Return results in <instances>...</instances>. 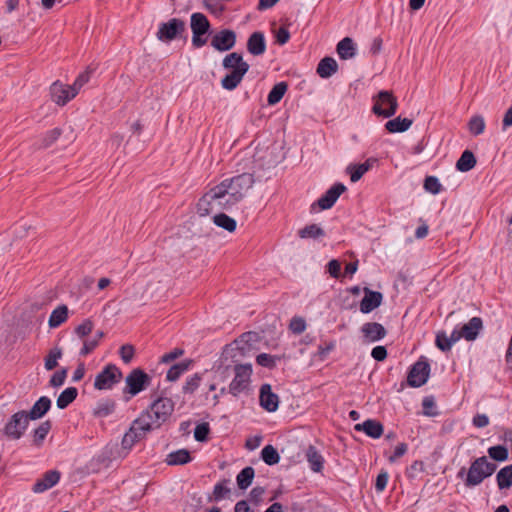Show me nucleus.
I'll list each match as a JSON object with an SVG mask.
<instances>
[{
    "label": "nucleus",
    "instance_id": "f257e3e1",
    "mask_svg": "<svg viewBox=\"0 0 512 512\" xmlns=\"http://www.w3.org/2000/svg\"><path fill=\"white\" fill-rule=\"evenodd\" d=\"M255 183L254 175L242 173L222 180L213 187L218 198L219 210H230L247 195Z\"/></svg>",
    "mask_w": 512,
    "mask_h": 512
},
{
    "label": "nucleus",
    "instance_id": "f03ea898",
    "mask_svg": "<svg viewBox=\"0 0 512 512\" xmlns=\"http://www.w3.org/2000/svg\"><path fill=\"white\" fill-rule=\"evenodd\" d=\"M496 468L495 463L490 462L486 456H481L471 463L468 471L464 467L461 468L457 476L462 478L466 475L464 484L466 487L471 488L480 485L495 472Z\"/></svg>",
    "mask_w": 512,
    "mask_h": 512
},
{
    "label": "nucleus",
    "instance_id": "7ed1b4c3",
    "mask_svg": "<svg viewBox=\"0 0 512 512\" xmlns=\"http://www.w3.org/2000/svg\"><path fill=\"white\" fill-rule=\"evenodd\" d=\"M174 402L167 397H158L139 416H147L146 422L151 425V430L161 427L174 411Z\"/></svg>",
    "mask_w": 512,
    "mask_h": 512
},
{
    "label": "nucleus",
    "instance_id": "20e7f679",
    "mask_svg": "<svg viewBox=\"0 0 512 512\" xmlns=\"http://www.w3.org/2000/svg\"><path fill=\"white\" fill-rule=\"evenodd\" d=\"M146 419L147 416H139L136 418L132 422L129 430L124 434L121 441V447L125 452V455L128 454L137 442L145 438L148 432L152 431L151 425L146 422Z\"/></svg>",
    "mask_w": 512,
    "mask_h": 512
},
{
    "label": "nucleus",
    "instance_id": "39448f33",
    "mask_svg": "<svg viewBox=\"0 0 512 512\" xmlns=\"http://www.w3.org/2000/svg\"><path fill=\"white\" fill-rule=\"evenodd\" d=\"M186 32V23L180 18H171L159 24L156 38L163 43L181 39Z\"/></svg>",
    "mask_w": 512,
    "mask_h": 512
},
{
    "label": "nucleus",
    "instance_id": "423d86ee",
    "mask_svg": "<svg viewBox=\"0 0 512 512\" xmlns=\"http://www.w3.org/2000/svg\"><path fill=\"white\" fill-rule=\"evenodd\" d=\"M151 382V376H149L141 368H135L126 376V386L123 392L124 394H129L130 396H136L137 394L148 388Z\"/></svg>",
    "mask_w": 512,
    "mask_h": 512
},
{
    "label": "nucleus",
    "instance_id": "0eeeda50",
    "mask_svg": "<svg viewBox=\"0 0 512 512\" xmlns=\"http://www.w3.org/2000/svg\"><path fill=\"white\" fill-rule=\"evenodd\" d=\"M122 379L121 370L114 364L106 365L95 377L94 388L97 390L112 389Z\"/></svg>",
    "mask_w": 512,
    "mask_h": 512
},
{
    "label": "nucleus",
    "instance_id": "6e6552de",
    "mask_svg": "<svg viewBox=\"0 0 512 512\" xmlns=\"http://www.w3.org/2000/svg\"><path fill=\"white\" fill-rule=\"evenodd\" d=\"M235 376L229 385V393L238 396L250 383L252 365L250 363L237 364L234 367Z\"/></svg>",
    "mask_w": 512,
    "mask_h": 512
},
{
    "label": "nucleus",
    "instance_id": "1a4fd4ad",
    "mask_svg": "<svg viewBox=\"0 0 512 512\" xmlns=\"http://www.w3.org/2000/svg\"><path fill=\"white\" fill-rule=\"evenodd\" d=\"M29 420L26 417V411L21 410L14 413L3 429V434L12 440L20 439L26 431Z\"/></svg>",
    "mask_w": 512,
    "mask_h": 512
},
{
    "label": "nucleus",
    "instance_id": "9d476101",
    "mask_svg": "<svg viewBox=\"0 0 512 512\" xmlns=\"http://www.w3.org/2000/svg\"><path fill=\"white\" fill-rule=\"evenodd\" d=\"M430 376V364L425 357H420L417 362H415L407 377V382L411 387H421L428 381Z\"/></svg>",
    "mask_w": 512,
    "mask_h": 512
},
{
    "label": "nucleus",
    "instance_id": "9b49d317",
    "mask_svg": "<svg viewBox=\"0 0 512 512\" xmlns=\"http://www.w3.org/2000/svg\"><path fill=\"white\" fill-rule=\"evenodd\" d=\"M236 40L237 35L235 31L231 29H222L213 35L211 39V46L219 52H225L235 46Z\"/></svg>",
    "mask_w": 512,
    "mask_h": 512
},
{
    "label": "nucleus",
    "instance_id": "f8f14e48",
    "mask_svg": "<svg viewBox=\"0 0 512 512\" xmlns=\"http://www.w3.org/2000/svg\"><path fill=\"white\" fill-rule=\"evenodd\" d=\"M50 94L56 104L64 106L77 95V92L71 85H64L60 81H55L50 86Z\"/></svg>",
    "mask_w": 512,
    "mask_h": 512
},
{
    "label": "nucleus",
    "instance_id": "ddd939ff",
    "mask_svg": "<svg viewBox=\"0 0 512 512\" xmlns=\"http://www.w3.org/2000/svg\"><path fill=\"white\" fill-rule=\"evenodd\" d=\"M346 186L340 182L333 184L316 202V204L322 209H330L340 195L346 191ZM315 203L313 204V206Z\"/></svg>",
    "mask_w": 512,
    "mask_h": 512
},
{
    "label": "nucleus",
    "instance_id": "4468645a",
    "mask_svg": "<svg viewBox=\"0 0 512 512\" xmlns=\"http://www.w3.org/2000/svg\"><path fill=\"white\" fill-rule=\"evenodd\" d=\"M61 473L58 470H48L33 485L34 493H43L54 487L60 480Z\"/></svg>",
    "mask_w": 512,
    "mask_h": 512
},
{
    "label": "nucleus",
    "instance_id": "2eb2a0df",
    "mask_svg": "<svg viewBox=\"0 0 512 512\" xmlns=\"http://www.w3.org/2000/svg\"><path fill=\"white\" fill-rule=\"evenodd\" d=\"M364 297L360 301L359 309L362 313L367 314L379 307L383 300L381 292L372 291L367 287L363 288Z\"/></svg>",
    "mask_w": 512,
    "mask_h": 512
},
{
    "label": "nucleus",
    "instance_id": "dca6fc26",
    "mask_svg": "<svg viewBox=\"0 0 512 512\" xmlns=\"http://www.w3.org/2000/svg\"><path fill=\"white\" fill-rule=\"evenodd\" d=\"M260 405L268 412H275L279 406V397L272 392L270 384H263L260 387Z\"/></svg>",
    "mask_w": 512,
    "mask_h": 512
},
{
    "label": "nucleus",
    "instance_id": "f3484780",
    "mask_svg": "<svg viewBox=\"0 0 512 512\" xmlns=\"http://www.w3.org/2000/svg\"><path fill=\"white\" fill-rule=\"evenodd\" d=\"M122 451L117 442H110L102 449L96 461L108 467L112 461L126 456L125 453L122 455Z\"/></svg>",
    "mask_w": 512,
    "mask_h": 512
},
{
    "label": "nucleus",
    "instance_id": "a211bd4d",
    "mask_svg": "<svg viewBox=\"0 0 512 512\" xmlns=\"http://www.w3.org/2000/svg\"><path fill=\"white\" fill-rule=\"evenodd\" d=\"M196 209L200 216H207L214 209H218V198L213 187L198 200Z\"/></svg>",
    "mask_w": 512,
    "mask_h": 512
},
{
    "label": "nucleus",
    "instance_id": "6ab92c4d",
    "mask_svg": "<svg viewBox=\"0 0 512 512\" xmlns=\"http://www.w3.org/2000/svg\"><path fill=\"white\" fill-rule=\"evenodd\" d=\"M247 51L253 56L263 55L266 51L265 35L261 31L253 32L247 40Z\"/></svg>",
    "mask_w": 512,
    "mask_h": 512
},
{
    "label": "nucleus",
    "instance_id": "aec40b11",
    "mask_svg": "<svg viewBox=\"0 0 512 512\" xmlns=\"http://www.w3.org/2000/svg\"><path fill=\"white\" fill-rule=\"evenodd\" d=\"M51 399L47 396H41L27 412L26 417L28 420L41 419L51 408Z\"/></svg>",
    "mask_w": 512,
    "mask_h": 512
},
{
    "label": "nucleus",
    "instance_id": "412c9836",
    "mask_svg": "<svg viewBox=\"0 0 512 512\" xmlns=\"http://www.w3.org/2000/svg\"><path fill=\"white\" fill-rule=\"evenodd\" d=\"M483 329V320L480 317H472L466 324L461 327L464 339L466 341H474L477 339Z\"/></svg>",
    "mask_w": 512,
    "mask_h": 512
},
{
    "label": "nucleus",
    "instance_id": "4be33fe9",
    "mask_svg": "<svg viewBox=\"0 0 512 512\" xmlns=\"http://www.w3.org/2000/svg\"><path fill=\"white\" fill-rule=\"evenodd\" d=\"M222 66L228 70L240 69L243 72H248L249 64L243 60V56L240 53L232 52L226 55L222 61Z\"/></svg>",
    "mask_w": 512,
    "mask_h": 512
},
{
    "label": "nucleus",
    "instance_id": "5701e85b",
    "mask_svg": "<svg viewBox=\"0 0 512 512\" xmlns=\"http://www.w3.org/2000/svg\"><path fill=\"white\" fill-rule=\"evenodd\" d=\"M356 431H363L367 436L377 439L383 434V426L379 421L368 419L354 426Z\"/></svg>",
    "mask_w": 512,
    "mask_h": 512
},
{
    "label": "nucleus",
    "instance_id": "b1692460",
    "mask_svg": "<svg viewBox=\"0 0 512 512\" xmlns=\"http://www.w3.org/2000/svg\"><path fill=\"white\" fill-rule=\"evenodd\" d=\"M361 331L366 342H375L384 337V326L376 322L365 323Z\"/></svg>",
    "mask_w": 512,
    "mask_h": 512
},
{
    "label": "nucleus",
    "instance_id": "393cba45",
    "mask_svg": "<svg viewBox=\"0 0 512 512\" xmlns=\"http://www.w3.org/2000/svg\"><path fill=\"white\" fill-rule=\"evenodd\" d=\"M305 457L309 467L314 472H321L324 466V458L315 446L309 445L305 451Z\"/></svg>",
    "mask_w": 512,
    "mask_h": 512
},
{
    "label": "nucleus",
    "instance_id": "a878e982",
    "mask_svg": "<svg viewBox=\"0 0 512 512\" xmlns=\"http://www.w3.org/2000/svg\"><path fill=\"white\" fill-rule=\"evenodd\" d=\"M337 71L338 64L336 60L328 56L320 60L316 69L317 74L323 79L330 78Z\"/></svg>",
    "mask_w": 512,
    "mask_h": 512
},
{
    "label": "nucleus",
    "instance_id": "bb28decb",
    "mask_svg": "<svg viewBox=\"0 0 512 512\" xmlns=\"http://www.w3.org/2000/svg\"><path fill=\"white\" fill-rule=\"evenodd\" d=\"M413 124L412 118H402L398 116L394 119L386 121V131L389 133H403L407 131Z\"/></svg>",
    "mask_w": 512,
    "mask_h": 512
},
{
    "label": "nucleus",
    "instance_id": "cd10ccee",
    "mask_svg": "<svg viewBox=\"0 0 512 512\" xmlns=\"http://www.w3.org/2000/svg\"><path fill=\"white\" fill-rule=\"evenodd\" d=\"M336 51L342 60H348L356 55V45L352 38L345 37L338 42Z\"/></svg>",
    "mask_w": 512,
    "mask_h": 512
},
{
    "label": "nucleus",
    "instance_id": "c85d7f7f",
    "mask_svg": "<svg viewBox=\"0 0 512 512\" xmlns=\"http://www.w3.org/2000/svg\"><path fill=\"white\" fill-rule=\"evenodd\" d=\"M376 159H368L366 162L359 165H349L346 169L347 173L350 175V180L352 182L359 181L362 176L372 167L373 163L376 162Z\"/></svg>",
    "mask_w": 512,
    "mask_h": 512
},
{
    "label": "nucleus",
    "instance_id": "c756f323",
    "mask_svg": "<svg viewBox=\"0 0 512 512\" xmlns=\"http://www.w3.org/2000/svg\"><path fill=\"white\" fill-rule=\"evenodd\" d=\"M190 27L192 31H203L204 33H210L211 24L208 18L200 12H195L190 17Z\"/></svg>",
    "mask_w": 512,
    "mask_h": 512
},
{
    "label": "nucleus",
    "instance_id": "7c9ffc66",
    "mask_svg": "<svg viewBox=\"0 0 512 512\" xmlns=\"http://www.w3.org/2000/svg\"><path fill=\"white\" fill-rule=\"evenodd\" d=\"M165 461L170 466L185 465L192 461V457L187 449H179L169 453Z\"/></svg>",
    "mask_w": 512,
    "mask_h": 512
},
{
    "label": "nucleus",
    "instance_id": "2f4dec72",
    "mask_svg": "<svg viewBox=\"0 0 512 512\" xmlns=\"http://www.w3.org/2000/svg\"><path fill=\"white\" fill-rule=\"evenodd\" d=\"M193 364L192 359H185L179 363H176L170 367V369L167 371L166 379L168 381H176L180 378V376L188 371L190 367Z\"/></svg>",
    "mask_w": 512,
    "mask_h": 512
},
{
    "label": "nucleus",
    "instance_id": "473e14b6",
    "mask_svg": "<svg viewBox=\"0 0 512 512\" xmlns=\"http://www.w3.org/2000/svg\"><path fill=\"white\" fill-rule=\"evenodd\" d=\"M247 72H243L240 69L231 71V73L226 74L222 80L221 85L224 89L232 91L237 88V86L241 83L243 77Z\"/></svg>",
    "mask_w": 512,
    "mask_h": 512
},
{
    "label": "nucleus",
    "instance_id": "72a5a7b5",
    "mask_svg": "<svg viewBox=\"0 0 512 512\" xmlns=\"http://www.w3.org/2000/svg\"><path fill=\"white\" fill-rule=\"evenodd\" d=\"M68 318V307L60 305L54 309L49 317L48 325L50 328H57Z\"/></svg>",
    "mask_w": 512,
    "mask_h": 512
},
{
    "label": "nucleus",
    "instance_id": "f704fd0d",
    "mask_svg": "<svg viewBox=\"0 0 512 512\" xmlns=\"http://www.w3.org/2000/svg\"><path fill=\"white\" fill-rule=\"evenodd\" d=\"M476 165V158L470 150H465L456 162V168L461 172H468Z\"/></svg>",
    "mask_w": 512,
    "mask_h": 512
},
{
    "label": "nucleus",
    "instance_id": "c9c22d12",
    "mask_svg": "<svg viewBox=\"0 0 512 512\" xmlns=\"http://www.w3.org/2000/svg\"><path fill=\"white\" fill-rule=\"evenodd\" d=\"M78 396L76 387L64 389L57 398L56 404L59 409L67 408Z\"/></svg>",
    "mask_w": 512,
    "mask_h": 512
},
{
    "label": "nucleus",
    "instance_id": "e433bc0d",
    "mask_svg": "<svg viewBox=\"0 0 512 512\" xmlns=\"http://www.w3.org/2000/svg\"><path fill=\"white\" fill-rule=\"evenodd\" d=\"M496 481L500 490L509 489L512 486V464L498 471Z\"/></svg>",
    "mask_w": 512,
    "mask_h": 512
},
{
    "label": "nucleus",
    "instance_id": "4c0bfd02",
    "mask_svg": "<svg viewBox=\"0 0 512 512\" xmlns=\"http://www.w3.org/2000/svg\"><path fill=\"white\" fill-rule=\"evenodd\" d=\"M213 223L216 226H218L228 232H234L237 227L236 220L234 218L228 216L225 213H218V214L214 215Z\"/></svg>",
    "mask_w": 512,
    "mask_h": 512
},
{
    "label": "nucleus",
    "instance_id": "58836bf2",
    "mask_svg": "<svg viewBox=\"0 0 512 512\" xmlns=\"http://www.w3.org/2000/svg\"><path fill=\"white\" fill-rule=\"evenodd\" d=\"M255 476L253 467L247 466L243 468L236 477V482L241 490L247 489L251 484Z\"/></svg>",
    "mask_w": 512,
    "mask_h": 512
},
{
    "label": "nucleus",
    "instance_id": "ea45409f",
    "mask_svg": "<svg viewBox=\"0 0 512 512\" xmlns=\"http://www.w3.org/2000/svg\"><path fill=\"white\" fill-rule=\"evenodd\" d=\"M288 89V85L286 82H279L275 84L272 89L270 90L267 102L269 105H275L280 102V100L283 98L284 94L286 93Z\"/></svg>",
    "mask_w": 512,
    "mask_h": 512
},
{
    "label": "nucleus",
    "instance_id": "a19ab883",
    "mask_svg": "<svg viewBox=\"0 0 512 512\" xmlns=\"http://www.w3.org/2000/svg\"><path fill=\"white\" fill-rule=\"evenodd\" d=\"M298 236L302 239H318L325 236V231L317 224H310L300 229Z\"/></svg>",
    "mask_w": 512,
    "mask_h": 512
},
{
    "label": "nucleus",
    "instance_id": "79ce46f5",
    "mask_svg": "<svg viewBox=\"0 0 512 512\" xmlns=\"http://www.w3.org/2000/svg\"><path fill=\"white\" fill-rule=\"evenodd\" d=\"M52 428V423L50 420H46L42 422L34 431H33V443L35 446L40 447L43 444L46 436Z\"/></svg>",
    "mask_w": 512,
    "mask_h": 512
},
{
    "label": "nucleus",
    "instance_id": "37998d69",
    "mask_svg": "<svg viewBox=\"0 0 512 512\" xmlns=\"http://www.w3.org/2000/svg\"><path fill=\"white\" fill-rule=\"evenodd\" d=\"M261 459L267 465H276L280 461V456L277 449L272 445H266L261 451Z\"/></svg>",
    "mask_w": 512,
    "mask_h": 512
},
{
    "label": "nucleus",
    "instance_id": "c03bdc74",
    "mask_svg": "<svg viewBox=\"0 0 512 512\" xmlns=\"http://www.w3.org/2000/svg\"><path fill=\"white\" fill-rule=\"evenodd\" d=\"M115 402L113 400H102L97 403L94 410V415L97 417H107L115 410Z\"/></svg>",
    "mask_w": 512,
    "mask_h": 512
},
{
    "label": "nucleus",
    "instance_id": "a18cd8bd",
    "mask_svg": "<svg viewBox=\"0 0 512 512\" xmlns=\"http://www.w3.org/2000/svg\"><path fill=\"white\" fill-rule=\"evenodd\" d=\"M96 68L91 65L87 66L85 71L80 73L75 79L74 83L71 85L75 91L78 93L79 90L89 82L91 75L95 72Z\"/></svg>",
    "mask_w": 512,
    "mask_h": 512
},
{
    "label": "nucleus",
    "instance_id": "49530a36",
    "mask_svg": "<svg viewBox=\"0 0 512 512\" xmlns=\"http://www.w3.org/2000/svg\"><path fill=\"white\" fill-rule=\"evenodd\" d=\"M62 349L60 347L52 348L45 357V369L50 371L57 367L58 359L62 357Z\"/></svg>",
    "mask_w": 512,
    "mask_h": 512
},
{
    "label": "nucleus",
    "instance_id": "de8ad7c7",
    "mask_svg": "<svg viewBox=\"0 0 512 512\" xmlns=\"http://www.w3.org/2000/svg\"><path fill=\"white\" fill-rule=\"evenodd\" d=\"M485 126V120L480 115L473 116L468 123L469 131L474 136L482 134L485 130Z\"/></svg>",
    "mask_w": 512,
    "mask_h": 512
},
{
    "label": "nucleus",
    "instance_id": "09e8293b",
    "mask_svg": "<svg viewBox=\"0 0 512 512\" xmlns=\"http://www.w3.org/2000/svg\"><path fill=\"white\" fill-rule=\"evenodd\" d=\"M436 347L442 352H449L453 345L445 331H438L435 338Z\"/></svg>",
    "mask_w": 512,
    "mask_h": 512
},
{
    "label": "nucleus",
    "instance_id": "8fccbe9b",
    "mask_svg": "<svg viewBox=\"0 0 512 512\" xmlns=\"http://www.w3.org/2000/svg\"><path fill=\"white\" fill-rule=\"evenodd\" d=\"M489 456L495 461H506L508 459V449L503 445L492 446L488 449Z\"/></svg>",
    "mask_w": 512,
    "mask_h": 512
},
{
    "label": "nucleus",
    "instance_id": "3c124183",
    "mask_svg": "<svg viewBox=\"0 0 512 512\" xmlns=\"http://www.w3.org/2000/svg\"><path fill=\"white\" fill-rule=\"evenodd\" d=\"M423 187L427 192L433 195L439 194L442 190V185L439 179L435 176H427L424 180Z\"/></svg>",
    "mask_w": 512,
    "mask_h": 512
},
{
    "label": "nucleus",
    "instance_id": "603ef678",
    "mask_svg": "<svg viewBox=\"0 0 512 512\" xmlns=\"http://www.w3.org/2000/svg\"><path fill=\"white\" fill-rule=\"evenodd\" d=\"M201 379L202 378L199 373H195L192 377L188 378L182 388L183 393L193 394L198 389Z\"/></svg>",
    "mask_w": 512,
    "mask_h": 512
},
{
    "label": "nucleus",
    "instance_id": "864d4df0",
    "mask_svg": "<svg viewBox=\"0 0 512 512\" xmlns=\"http://www.w3.org/2000/svg\"><path fill=\"white\" fill-rule=\"evenodd\" d=\"M422 413L425 416L433 417L438 415L435 400L432 396H427L422 401Z\"/></svg>",
    "mask_w": 512,
    "mask_h": 512
},
{
    "label": "nucleus",
    "instance_id": "5fc2aeb1",
    "mask_svg": "<svg viewBox=\"0 0 512 512\" xmlns=\"http://www.w3.org/2000/svg\"><path fill=\"white\" fill-rule=\"evenodd\" d=\"M210 433L209 423L203 422L198 424L194 429V438L198 442H206Z\"/></svg>",
    "mask_w": 512,
    "mask_h": 512
},
{
    "label": "nucleus",
    "instance_id": "6e6d98bb",
    "mask_svg": "<svg viewBox=\"0 0 512 512\" xmlns=\"http://www.w3.org/2000/svg\"><path fill=\"white\" fill-rule=\"evenodd\" d=\"M277 356L261 353L256 356V363L262 367L273 369L276 366Z\"/></svg>",
    "mask_w": 512,
    "mask_h": 512
},
{
    "label": "nucleus",
    "instance_id": "4d7b16f0",
    "mask_svg": "<svg viewBox=\"0 0 512 512\" xmlns=\"http://www.w3.org/2000/svg\"><path fill=\"white\" fill-rule=\"evenodd\" d=\"M398 109L397 98L391 93L386 91V118L394 116Z\"/></svg>",
    "mask_w": 512,
    "mask_h": 512
},
{
    "label": "nucleus",
    "instance_id": "13d9d810",
    "mask_svg": "<svg viewBox=\"0 0 512 512\" xmlns=\"http://www.w3.org/2000/svg\"><path fill=\"white\" fill-rule=\"evenodd\" d=\"M61 133V129L59 128H54L46 132L42 139L41 147L48 148L51 146L60 137Z\"/></svg>",
    "mask_w": 512,
    "mask_h": 512
},
{
    "label": "nucleus",
    "instance_id": "bf43d9fd",
    "mask_svg": "<svg viewBox=\"0 0 512 512\" xmlns=\"http://www.w3.org/2000/svg\"><path fill=\"white\" fill-rule=\"evenodd\" d=\"M408 450V445L404 442L398 443L394 448L391 455L388 457L390 463L397 462L401 457H403Z\"/></svg>",
    "mask_w": 512,
    "mask_h": 512
},
{
    "label": "nucleus",
    "instance_id": "052dcab7",
    "mask_svg": "<svg viewBox=\"0 0 512 512\" xmlns=\"http://www.w3.org/2000/svg\"><path fill=\"white\" fill-rule=\"evenodd\" d=\"M93 327H94L93 322L90 319H86L75 328V333L80 338H84L92 332Z\"/></svg>",
    "mask_w": 512,
    "mask_h": 512
},
{
    "label": "nucleus",
    "instance_id": "680f3d73",
    "mask_svg": "<svg viewBox=\"0 0 512 512\" xmlns=\"http://www.w3.org/2000/svg\"><path fill=\"white\" fill-rule=\"evenodd\" d=\"M67 368H62L59 371H56L50 378V385L52 387H60L64 384L65 379L67 377Z\"/></svg>",
    "mask_w": 512,
    "mask_h": 512
},
{
    "label": "nucleus",
    "instance_id": "e2e57ef3",
    "mask_svg": "<svg viewBox=\"0 0 512 512\" xmlns=\"http://www.w3.org/2000/svg\"><path fill=\"white\" fill-rule=\"evenodd\" d=\"M227 482L228 480H223L214 486L213 495L216 501L223 499L228 493H230V488L225 485Z\"/></svg>",
    "mask_w": 512,
    "mask_h": 512
},
{
    "label": "nucleus",
    "instance_id": "0e129e2a",
    "mask_svg": "<svg viewBox=\"0 0 512 512\" xmlns=\"http://www.w3.org/2000/svg\"><path fill=\"white\" fill-rule=\"evenodd\" d=\"M289 328L294 334L299 335L305 331L306 322L302 317H293L290 321Z\"/></svg>",
    "mask_w": 512,
    "mask_h": 512
},
{
    "label": "nucleus",
    "instance_id": "69168bd1",
    "mask_svg": "<svg viewBox=\"0 0 512 512\" xmlns=\"http://www.w3.org/2000/svg\"><path fill=\"white\" fill-rule=\"evenodd\" d=\"M135 349L130 344H125L120 347L119 354L124 363L128 364L133 359Z\"/></svg>",
    "mask_w": 512,
    "mask_h": 512
},
{
    "label": "nucleus",
    "instance_id": "338daca9",
    "mask_svg": "<svg viewBox=\"0 0 512 512\" xmlns=\"http://www.w3.org/2000/svg\"><path fill=\"white\" fill-rule=\"evenodd\" d=\"M203 31H192V45L195 48H201L207 43V35Z\"/></svg>",
    "mask_w": 512,
    "mask_h": 512
},
{
    "label": "nucleus",
    "instance_id": "774afa93",
    "mask_svg": "<svg viewBox=\"0 0 512 512\" xmlns=\"http://www.w3.org/2000/svg\"><path fill=\"white\" fill-rule=\"evenodd\" d=\"M276 43L279 45H285L290 40V32L287 27L281 26L275 31Z\"/></svg>",
    "mask_w": 512,
    "mask_h": 512
}]
</instances>
